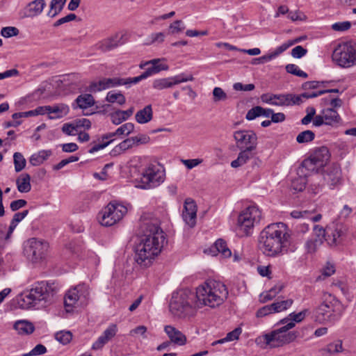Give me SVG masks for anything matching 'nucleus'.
I'll use <instances>...</instances> for the list:
<instances>
[{"instance_id": "1", "label": "nucleus", "mask_w": 356, "mask_h": 356, "mask_svg": "<svg viewBox=\"0 0 356 356\" xmlns=\"http://www.w3.org/2000/svg\"><path fill=\"white\" fill-rule=\"evenodd\" d=\"M291 241V231L283 222L272 223L260 233L259 250L268 257H276L286 250Z\"/></svg>"}, {"instance_id": "2", "label": "nucleus", "mask_w": 356, "mask_h": 356, "mask_svg": "<svg viewBox=\"0 0 356 356\" xmlns=\"http://www.w3.org/2000/svg\"><path fill=\"white\" fill-rule=\"evenodd\" d=\"M227 296L228 291L222 282L209 280L197 287L194 293L195 305L198 309L204 306L214 308L222 304Z\"/></svg>"}, {"instance_id": "3", "label": "nucleus", "mask_w": 356, "mask_h": 356, "mask_svg": "<svg viewBox=\"0 0 356 356\" xmlns=\"http://www.w3.org/2000/svg\"><path fill=\"white\" fill-rule=\"evenodd\" d=\"M283 325L280 328L257 337L256 339L257 343H264V346L261 345L263 348H277L293 342L298 338H303L305 337V331L307 328L302 327L296 330L289 331L296 324L291 321L286 325Z\"/></svg>"}, {"instance_id": "4", "label": "nucleus", "mask_w": 356, "mask_h": 356, "mask_svg": "<svg viewBox=\"0 0 356 356\" xmlns=\"http://www.w3.org/2000/svg\"><path fill=\"white\" fill-rule=\"evenodd\" d=\"M56 292V287L54 283L37 282L32 286L30 290L21 294V307L24 309L35 306L45 307L53 302Z\"/></svg>"}, {"instance_id": "5", "label": "nucleus", "mask_w": 356, "mask_h": 356, "mask_svg": "<svg viewBox=\"0 0 356 356\" xmlns=\"http://www.w3.org/2000/svg\"><path fill=\"white\" fill-rule=\"evenodd\" d=\"M343 312L341 302L332 294L324 292L314 314L316 320L321 323H334L340 319Z\"/></svg>"}, {"instance_id": "6", "label": "nucleus", "mask_w": 356, "mask_h": 356, "mask_svg": "<svg viewBox=\"0 0 356 356\" xmlns=\"http://www.w3.org/2000/svg\"><path fill=\"white\" fill-rule=\"evenodd\" d=\"M195 302L194 292L188 289L179 291L172 294L169 305L170 311L179 318L193 316L198 309Z\"/></svg>"}, {"instance_id": "7", "label": "nucleus", "mask_w": 356, "mask_h": 356, "mask_svg": "<svg viewBox=\"0 0 356 356\" xmlns=\"http://www.w3.org/2000/svg\"><path fill=\"white\" fill-rule=\"evenodd\" d=\"M140 230L142 234V239L140 243L151 250H156L154 252L159 254L163 248L165 236L157 222L142 220Z\"/></svg>"}, {"instance_id": "8", "label": "nucleus", "mask_w": 356, "mask_h": 356, "mask_svg": "<svg viewBox=\"0 0 356 356\" xmlns=\"http://www.w3.org/2000/svg\"><path fill=\"white\" fill-rule=\"evenodd\" d=\"M159 62V59H153L145 63L144 65H140V67L141 68H143L144 65H147L149 64H151L152 65L147 67L146 70L144 72H143L140 75L136 77H130L127 79L113 77L106 79L108 85H109V88H112L118 86L136 84L139 81L145 79L154 74L159 73L162 70H168V66L167 65L160 63Z\"/></svg>"}, {"instance_id": "9", "label": "nucleus", "mask_w": 356, "mask_h": 356, "mask_svg": "<svg viewBox=\"0 0 356 356\" xmlns=\"http://www.w3.org/2000/svg\"><path fill=\"white\" fill-rule=\"evenodd\" d=\"M332 60L339 67H350L356 65V43L343 42L337 44L332 53Z\"/></svg>"}, {"instance_id": "10", "label": "nucleus", "mask_w": 356, "mask_h": 356, "mask_svg": "<svg viewBox=\"0 0 356 356\" xmlns=\"http://www.w3.org/2000/svg\"><path fill=\"white\" fill-rule=\"evenodd\" d=\"M261 212L257 206L252 205L243 211L238 217V231L241 236L252 234L254 227L259 223Z\"/></svg>"}, {"instance_id": "11", "label": "nucleus", "mask_w": 356, "mask_h": 356, "mask_svg": "<svg viewBox=\"0 0 356 356\" xmlns=\"http://www.w3.org/2000/svg\"><path fill=\"white\" fill-rule=\"evenodd\" d=\"M127 212L122 204L110 202L99 213L98 220L102 226L110 227L122 220Z\"/></svg>"}, {"instance_id": "12", "label": "nucleus", "mask_w": 356, "mask_h": 356, "mask_svg": "<svg viewBox=\"0 0 356 356\" xmlns=\"http://www.w3.org/2000/svg\"><path fill=\"white\" fill-rule=\"evenodd\" d=\"M164 177V170H161L157 165H149L142 172L138 187L142 189L154 188L163 182Z\"/></svg>"}, {"instance_id": "13", "label": "nucleus", "mask_w": 356, "mask_h": 356, "mask_svg": "<svg viewBox=\"0 0 356 356\" xmlns=\"http://www.w3.org/2000/svg\"><path fill=\"white\" fill-rule=\"evenodd\" d=\"M89 296V287L85 284H78L70 289L64 298V305L67 312L73 310L75 305L79 301L84 304Z\"/></svg>"}, {"instance_id": "14", "label": "nucleus", "mask_w": 356, "mask_h": 356, "mask_svg": "<svg viewBox=\"0 0 356 356\" xmlns=\"http://www.w3.org/2000/svg\"><path fill=\"white\" fill-rule=\"evenodd\" d=\"M48 248L49 243L47 241L33 238L28 241L25 252L32 262L36 263L45 259Z\"/></svg>"}, {"instance_id": "15", "label": "nucleus", "mask_w": 356, "mask_h": 356, "mask_svg": "<svg viewBox=\"0 0 356 356\" xmlns=\"http://www.w3.org/2000/svg\"><path fill=\"white\" fill-rule=\"evenodd\" d=\"M236 147L240 149H256L257 136L251 130H239L234 132Z\"/></svg>"}, {"instance_id": "16", "label": "nucleus", "mask_w": 356, "mask_h": 356, "mask_svg": "<svg viewBox=\"0 0 356 356\" xmlns=\"http://www.w3.org/2000/svg\"><path fill=\"white\" fill-rule=\"evenodd\" d=\"M193 80L194 78L192 74L185 75L184 74H180L174 76L155 79L152 83V87L156 90H161Z\"/></svg>"}, {"instance_id": "17", "label": "nucleus", "mask_w": 356, "mask_h": 356, "mask_svg": "<svg viewBox=\"0 0 356 356\" xmlns=\"http://www.w3.org/2000/svg\"><path fill=\"white\" fill-rule=\"evenodd\" d=\"M154 251H156V250H151L140 243L136 249V261L140 266H149L152 263V261L155 257L159 255Z\"/></svg>"}, {"instance_id": "18", "label": "nucleus", "mask_w": 356, "mask_h": 356, "mask_svg": "<svg viewBox=\"0 0 356 356\" xmlns=\"http://www.w3.org/2000/svg\"><path fill=\"white\" fill-rule=\"evenodd\" d=\"M345 234V229L341 225H333L326 228L325 241L330 246L341 243Z\"/></svg>"}, {"instance_id": "19", "label": "nucleus", "mask_w": 356, "mask_h": 356, "mask_svg": "<svg viewBox=\"0 0 356 356\" xmlns=\"http://www.w3.org/2000/svg\"><path fill=\"white\" fill-rule=\"evenodd\" d=\"M197 206L195 202L190 198L185 200L182 217L184 220L191 227L196 224Z\"/></svg>"}, {"instance_id": "20", "label": "nucleus", "mask_w": 356, "mask_h": 356, "mask_svg": "<svg viewBox=\"0 0 356 356\" xmlns=\"http://www.w3.org/2000/svg\"><path fill=\"white\" fill-rule=\"evenodd\" d=\"M122 38V35L116 33L97 43L95 45L96 49L103 52L111 51L123 44Z\"/></svg>"}, {"instance_id": "21", "label": "nucleus", "mask_w": 356, "mask_h": 356, "mask_svg": "<svg viewBox=\"0 0 356 356\" xmlns=\"http://www.w3.org/2000/svg\"><path fill=\"white\" fill-rule=\"evenodd\" d=\"M323 180L330 187L336 186L341 183V171L337 165H333L328 168L323 176Z\"/></svg>"}, {"instance_id": "22", "label": "nucleus", "mask_w": 356, "mask_h": 356, "mask_svg": "<svg viewBox=\"0 0 356 356\" xmlns=\"http://www.w3.org/2000/svg\"><path fill=\"white\" fill-rule=\"evenodd\" d=\"M164 331L170 339V341L178 346H184L187 342L186 337L179 330L172 325H165Z\"/></svg>"}, {"instance_id": "23", "label": "nucleus", "mask_w": 356, "mask_h": 356, "mask_svg": "<svg viewBox=\"0 0 356 356\" xmlns=\"http://www.w3.org/2000/svg\"><path fill=\"white\" fill-rule=\"evenodd\" d=\"M274 98H275L274 106H290L299 105L300 97H296V95L294 94H276Z\"/></svg>"}, {"instance_id": "24", "label": "nucleus", "mask_w": 356, "mask_h": 356, "mask_svg": "<svg viewBox=\"0 0 356 356\" xmlns=\"http://www.w3.org/2000/svg\"><path fill=\"white\" fill-rule=\"evenodd\" d=\"M310 156L316 162L317 165L323 168L330 160V154L327 147L322 146L316 148Z\"/></svg>"}, {"instance_id": "25", "label": "nucleus", "mask_w": 356, "mask_h": 356, "mask_svg": "<svg viewBox=\"0 0 356 356\" xmlns=\"http://www.w3.org/2000/svg\"><path fill=\"white\" fill-rule=\"evenodd\" d=\"M322 113L324 115L325 125L337 127L341 124V118L336 109L325 108L322 111Z\"/></svg>"}, {"instance_id": "26", "label": "nucleus", "mask_w": 356, "mask_h": 356, "mask_svg": "<svg viewBox=\"0 0 356 356\" xmlns=\"http://www.w3.org/2000/svg\"><path fill=\"white\" fill-rule=\"evenodd\" d=\"M256 149H242L239 152L236 159L231 162V166L234 168H238L247 163V162L253 159Z\"/></svg>"}, {"instance_id": "27", "label": "nucleus", "mask_w": 356, "mask_h": 356, "mask_svg": "<svg viewBox=\"0 0 356 356\" xmlns=\"http://www.w3.org/2000/svg\"><path fill=\"white\" fill-rule=\"evenodd\" d=\"M316 163L312 156L305 159L298 169V174L303 177H307L310 175V173L317 172L321 168L317 165Z\"/></svg>"}, {"instance_id": "28", "label": "nucleus", "mask_w": 356, "mask_h": 356, "mask_svg": "<svg viewBox=\"0 0 356 356\" xmlns=\"http://www.w3.org/2000/svg\"><path fill=\"white\" fill-rule=\"evenodd\" d=\"M45 6L44 0H34L30 2L26 8V16L27 17H34L39 15Z\"/></svg>"}, {"instance_id": "29", "label": "nucleus", "mask_w": 356, "mask_h": 356, "mask_svg": "<svg viewBox=\"0 0 356 356\" xmlns=\"http://www.w3.org/2000/svg\"><path fill=\"white\" fill-rule=\"evenodd\" d=\"M115 136H120L119 134H115V131L114 132H111L103 135L101 138V140H99L97 144H95L94 146H92L88 150V152L93 154L95 152L105 148L114 140L113 138Z\"/></svg>"}, {"instance_id": "30", "label": "nucleus", "mask_w": 356, "mask_h": 356, "mask_svg": "<svg viewBox=\"0 0 356 356\" xmlns=\"http://www.w3.org/2000/svg\"><path fill=\"white\" fill-rule=\"evenodd\" d=\"M95 102L94 97L90 94H83L79 95L75 99V104H73V107L86 109L92 106Z\"/></svg>"}, {"instance_id": "31", "label": "nucleus", "mask_w": 356, "mask_h": 356, "mask_svg": "<svg viewBox=\"0 0 356 356\" xmlns=\"http://www.w3.org/2000/svg\"><path fill=\"white\" fill-rule=\"evenodd\" d=\"M69 106L65 104H58L50 106L49 111V118L56 119L61 118L69 113Z\"/></svg>"}, {"instance_id": "32", "label": "nucleus", "mask_w": 356, "mask_h": 356, "mask_svg": "<svg viewBox=\"0 0 356 356\" xmlns=\"http://www.w3.org/2000/svg\"><path fill=\"white\" fill-rule=\"evenodd\" d=\"M153 117V111L150 104L147 105L143 109L138 111L135 118L139 124H145L149 122Z\"/></svg>"}, {"instance_id": "33", "label": "nucleus", "mask_w": 356, "mask_h": 356, "mask_svg": "<svg viewBox=\"0 0 356 356\" xmlns=\"http://www.w3.org/2000/svg\"><path fill=\"white\" fill-rule=\"evenodd\" d=\"M17 190L20 193H28L31 189V176L28 173H22L16 179Z\"/></svg>"}, {"instance_id": "34", "label": "nucleus", "mask_w": 356, "mask_h": 356, "mask_svg": "<svg viewBox=\"0 0 356 356\" xmlns=\"http://www.w3.org/2000/svg\"><path fill=\"white\" fill-rule=\"evenodd\" d=\"M134 146V140L131 138H128L123 141H122L120 144L116 145L111 152V155L113 156H118L127 150L132 148Z\"/></svg>"}, {"instance_id": "35", "label": "nucleus", "mask_w": 356, "mask_h": 356, "mask_svg": "<svg viewBox=\"0 0 356 356\" xmlns=\"http://www.w3.org/2000/svg\"><path fill=\"white\" fill-rule=\"evenodd\" d=\"M51 150H40L31 155L29 163L33 166L40 165L51 155Z\"/></svg>"}, {"instance_id": "36", "label": "nucleus", "mask_w": 356, "mask_h": 356, "mask_svg": "<svg viewBox=\"0 0 356 356\" xmlns=\"http://www.w3.org/2000/svg\"><path fill=\"white\" fill-rule=\"evenodd\" d=\"M13 327L19 334H30L35 330L34 325L27 321H18Z\"/></svg>"}, {"instance_id": "37", "label": "nucleus", "mask_w": 356, "mask_h": 356, "mask_svg": "<svg viewBox=\"0 0 356 356\" xmlns=\"http://www.w3.org/2000/svg\"><path fill=\"white\" fill-rule=\"evenodd\" d=\"M291 216L293 218L308 219L312 222H318L322 218L321 214H316L314 216H312V213H310L307 211H293L291 213Z\"/></svg>"}, {"instance_id": "38", "label": "nucleus", "mask_w": 356, "mask_h": 356, "mask_svg": "<svg viewBox=\"0 0 356 356\" xmlns=\"http://www.w3.org/2000/svg\"><path fill=\"white\" fill-rule=\"evenodd\" d=\"M213 248L216 249V252H218V253H221V254L224 257L227 258L232 255V252L227 247L226 242L221 238L218 239L216 241L214 246Z\"/></svg>"}, {"instance_id": "39", "label": "nucleus", "mask_w": 356, "mask_h": 356, "mask_svg": "<svg viewBox=\"0 0 356 356\" xmlns=\"http://www.w3.org/2000/svg\"><path fill=\"white\" fill-rule=\"evenodd\" d=\"M65 2L66 0H51L50 10L47 13V15L51 17H55L63 9Z\"/></svg>"}, {"instance_id": "40", "label": "nucleus", "mask_w": 356, "mask_h": 356, "mask_svg": "<svg viewBox=\"0 0 356 356\" xmlns=\"http://www.w3.org/2000/svg\"><path fill=\"white\" fill-rule=\"evenodd\" d=\"M306 311H302L299 313H291L289 315V318H285L280 320L277 324H287L288 323L292 321L294 323H299L302 321L305 317Z\"/></svg>"}, {"instance_id": "41", "label": "nucleus", "mask_w": 356, "mask_h": 356, "mask_svg": "<svg viewBox=\"0 0 356 356\" xmlns=\"http://www.w3.org/2000/svg\"><path fill=\"white\" fill-rule=\"evenodd\" d=\"M15 170L17 172L22 171L26 166V159L19 152H15L13 155Z\"/></svg>"}, {"instance_id": "42", "label": "nucleus", "mask_w": 356, "mask_h": 356, "mask_svg": "<svg viewBox=\"0 0 356 356\" xmlns=\"http://www.w3.org/2000/svg\"><path fill=\"white\" fill-rule=\"evenodd\" d=\"M315 138V134L311 130L300 132L296 137L298 143H306L312 141Z\"/></svg>"}, {"instance_id": "43", "label": "nucleus", "mask_w": 356, "mask_h": 356, "mask_svg": "<svg viewBox=\"0 0 356 356\" xmlns=\"http://www.w3.org/2000/svg\"><path fill=\"white\" fill-rule=\"evenodd\" d=\"M106 100L110 103L117 102L120 105L124 104L126 102V99L122 93H117L113 91H110L107 93Z\"/></svg>"}, {"instance_id": "44", "label": "nucleus", "mask_w": 356, "mask_h": 356, "mask_svg": "<svg viewBox=\"0 0 356 356\" xmlns=\"http://www.w3.org/2000/svg\"><path fill=\"white\" fill-rule=\"evenodd\" d=\"M343 346L342 341L338 340L333 343H329L325 348L323 349V351L326 352L329 354H334L342 352Z\"/></svg>"}, {"instance_id": "45", "label": "nucleus", "mask_w": 356, "mask_h": 356, "mask_svg": "<svg viewBox=\"0 0 356 356\" xmlns=\"http://www.w3.org/2000/svg\"><path fill=\"white\" fill-rule=\"evenodd\" d=\"M134 124L131 122H127L115 130V134H119L120 136H128L129 134L134 131Z\"/></svg>"}, {"instance_id": "46", "label": "nucleus", "mask_w": 356, "mask_h": 356, "mask_svg": "<svg viewBox=\"0 0 356 356\" xmlns=\"http://www.w3.org/2000/svg\"><path fill=\"white\" fill-rule=\"evenodd\" d=\"M55 338L58 341L65 345L72 340V335L69 331H60L56 334Z\"/></svg>"}, {"instance_id": "47", "label": "nucleus", "mask_w": 356, "mask_h": 356, "mask_svg": "<svg viewBox=\"0 0 356 356\" xmlns=\"http://www.w3.org/2000/svg\"><path fill=\"white\" fill-rule=\"evenodd\" d=\"M109 88L106 79H103L97 82H93L90 85V91L97 92Z\"/></svg>"}, {"instance_id": "48", "label": "nucleus", "mask_w": 356, "mask_h": 356, "mask_svg": "<svg viewBox=\"0 0 356 356\" xmlns=\"http://www.w3.org/2000/svg\"><path fill=\"white\" fill-rule=\"evenodd\" d=\"M213 100L214 102L225 101L228 97L226 92L220 87H216L213 90Z\"/></svg>"}, {"instance_id": "49", "label": "nucleus", "mask_w": 356, "mask_h": 356, "mask_svg": "<svg viewBox=\"0 0 356 356\" xmlns=\"http://www.w3.org/2000/svg\"><path fill=\"white\" fill-rule=\"evenodd\" d=\"M292 303L293 300L291 299H288L286 300L274 302L273 303V306L274 307L275 312H280L290 307Z\"/></svg>"}, {"instance_id": "50", "label": "nucleus", "mask_w": 356, "mask_h": 356, "mask_svg": "<svg viewBox=\"0 0 356 356\" xmlns=\"http://www.w3.org/2000/svg\"><path fill=\"white\" fill-rule=\"evenodd\" d=\"M321 239L312 238L306 242L305 247L308 253H314L322 245Z\"/></svg>"}, {"instance_id": "51", "label": "nucleus", "mask_w": 356, "mask_h": 356, "mask_svg": "<svg viewBox=\"0 0 356 356\" xmlns=\"http://www.w3.org/2000/svg\"><path fill=\"white\" fill-rule=\"evenodd\" d=\"M47 353V348L42 344L36 345L29 353H24L22 356H38Z\"/></svg>"}, {"instance_id": "52", "label": "nucleus", "mask_w": 356, "mask_h": 356, "mask_svg": "<svg viewBox=\"0 0 356 356\" xmlns=\"http://www.w3.org/2000/svg\"><path fill=\"white\" fill-rule=\"evenodd\" d=\"M19 31L18 29L14 26H6L2 28L1 34L4 38H10L13 36H17Z\"/></svg>"}, {"instance_id": "53", "label": "nucleus", "mask_w": 356, "mask_h": 356, "mask_svg": "<svg viewBox=\"0 0 356 356\" xmlns=\"http://www.w3.org/2000/svg\"><path fill=\"white\" fill-rule=\"evenodd\" d=\"M62 131L68 136H75L79 133V130H77L74 122L64 124L62 127Z\"/></svg>"}, {"instance_id": "54", "label": "nucleus", "mask_w": 356, "mask_h": 356, "mask_svg": "<svg viewBox=\"0 0 356 356\" xmlns=\"http://www.w3.org/2000/svg\"><path fill=\"white\" fill-rule=\"evenodd\" d=\"M314 235L316 239H321V243H323L324 240L326 238V229H323L322 227L319 225L314 226Z\"/></svg>"}, {"instance_id": "55", "label": "nucleus", "mask_w": 356, "mask_h": 356, "mask_svg": "<svg viewBox=\"0 0 356 356\" xmlns=\"http://www.w3.org/2000/svg\"><path fill=\"white\" fill-rule=\"evenodd\" d=\"M117 330L116 325L111 324L107 329L104 330L102 335L107 341H109L113 337H115L117 333Z\"/></svg>"}, {"instance_id": "56", "label": "nucleus", "mask_w": 356, "mask_h": 356, "mask_svg": "<svg viewBox=\"0 0 356 356\" xmlns=\"http://www.w3.org/2000/svg\"><path fill=\"white\" fill-rule=\"evenodd\" d=\"M185 29L181 20H176L169 26L170 33L175 34L181 32Z\"/></svg>"}, {"instance_id": "57", "label": "nucleus", "mask_w": 356, "mask_h": 356, "mask_svg": "<svg viewBox=\"0 0 356 356\" xmlns=\"http://www.w3.org/2000/svg\"><path fill=\"white\" fill-rule=\"evenodd\" d=\"M300 177L292 181V187L297 191H302L305 188L306 177H302V175H300Z\"/></svg>"}, {"instance_id": "58", "label": "nucleus", "mask_w": 356, "mask_h": 356, "mask_svg": "<svg viewBox=\"0 0 356 356\" xmlns=\"http://www.w3.org/2000/svg\"><path fill=\"white\" fill-rule=\"evenodd\" d=\"M261 111H262L261 106H254L248 111L245 118L248 120H254L256 118L261 116Z\"/></svg>"}, {"instance_id": "59", "label": "nucleus", "mask_w": 356, "mask_h": 356, "mask_svg": "<svg viewBox=\"0 0 356 356\" xmlns=\"http://www.w3.org/2000/svg\"><path fill=\"white\" fill-rule=\"evenodd\" d=\"M351 27V23L348 21L337 22L332 25V29L335 31H345Z\"/></svg>"}, {"instance_id": "60", "label": "nucleus", "mask_w": 356, "mask_h": 356, "mask_svg": "<svg viewBox=\"0 0 356 356\" xmlns=\"http://www.w3.org/2000/svg\"><path fill=\"white\" fill-rule=\"evenodd\" d=\"M242 332V330L241 327H236L232 332H229L227 334L226 337L224 338V340L226 342L232 341L234 340H237Z\"/></svg>"}, {"instance_id": "61", "label": "nucleus", "mask_w": 356, "mask_h": 356, "mask_svg": "<svg viewBox=\"0 0 356 356\" xmlns=\"http://www.w3.org/2000/svg\"><path fill=\"white\" fill-rule=\"evenodd\" d=\"M274 307L273 306V304L266 305L261 309H259L257 312V317H263L268 314L275 313Z\"/></svg>"}, {"instance_id": "62", "label": "nucleus", "mask_w": 356, "mask_h": 356, "mask_svg": "<svg viewBox=\"0 0 356 356\" xmlns=\"http://www.w3.org/2000/svg\"><path fill=\"white\" fill-rule=\"evenodd\" d=\"M110 118L112 123L115 125H118L121 124L122 122L125 121L124 117L122 115V114L120 112V110L111 113L110 114Z\"/></svg>"}, {"instance_id": "63", "label": "nucleus", "mask_w": 356, "mask_h": 356, "mask_svg": "<svg viewBox=\"0 0 356 356\" xmlns=\"http://www.w3.org/2000/svg\"><path fill=\"white\" fill-rule=\"evenodd\" d=\"M147 329L145 325H139L135 327L134 329H132L130 331L129 334L132 337L135 336L136 334H140L143 337V339H147Z\"/></svg>"}, {"instance_id": "64", "label": "nucleus", "mask_w": 356, "mask_h": 356, "mask_svg": "<svg viewBox=\"0 0 356 356\" xmlns=\"http://www.w3.org/2000/svg\"><path fill=\"white\" fill-rule=\"evenodd\" d=\"M307 50L302 46H296L291 50V56L296 58H300L306 55Z\"/></svg>"}]
</instances>
